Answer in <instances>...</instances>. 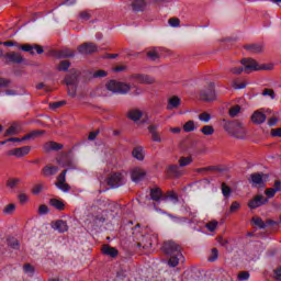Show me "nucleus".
Masks as SVG:
<instances>
[{
  "label": "nucleus",
  "mask_w": 281,
  "mask_h": 281,
  "mask_svg": "<svg viewBox=\"0 0 281 281\" xmlns=\"http://www.w3.org/2000/svg\"><path fill=\"white\" fill-rule=\"evenodd\" d=\"M161 251L165 252L166 256H169L168 266L171 268L178 267L179 261L183 258L181 245L175 240L164 241Z\"/></svg>",
  "instance_id": "nucleus-1"
},
{
  "label": "nucleus",
  "mask_w": 281,
  "mask_h": 281,
  "mask_svg": "<svg viewBox=\"0 0 281 281\" xmlns=\"http://www.w3.org/2000/svg\"><path fill=\"white\" fill-rule=\"evenodd\" d=\"M59 166L61 168H66L57 176V181L55 182L56 188L61 190V192H69L71 190V187L69 183H67V172L69 170H76L78 167L76 166V162L74 160H66L65 162L58 161Z\"/></svg>",
  "instance_id": "nucleus-2"
},
{
  "label": "nucleus",
  "mask_w": 281,
  "mask_h": 281,
  "mask_svg": "<svg viewBox=\"0 0 281 281\" xmlns=\"http://www.w3.org/2000/svg\"><path fill=\"white\" fill-rule=\"evenodd\" d=\"M223 128L231 135L232 137H235L236 139H245L247 137V130L245 128V125H243V122L240 121H223Z\"/></svg>",
  "instance_id": "nucleus-3"
},
{
  "label": "nucleus",
  "mask_w": 281,
  "mask_h": 281,
  "mask_svg": "<svg viewBox=\"0 0 281 281\" xmlns=\"http://www.w3.org/2000/svg\"><path fill=\"white\" fill-rule=\"evenodd\" d=\"M243 67H233L229 68L231 74H234L235 76H240V74L244 71L245 74H251V71H260L262 69H269L266 66H259L258 61H256L254 58H244L241 59Z\"/></svg>",
  "instance_id": "nucleus-4"
},
{
  "label": "nucleus",
  "mask_w": 281,
  "mask_h": 281,
  "mask_svg": "<svg viewBox=\"0 0 281 281\" xmlns=\"http://www.w3.org/2000/svg\"><path fill=\"white\" fill-rule=\"evenodd\" d=\"M105 87L108 91H111L112 93H121L123 95L131 91V86L128 83H124L115 80H110L105 85Z\"/></svg>",
  "instance_id": "nucleus-5"
},
{
  "label": "nucleus",
  "mask_w": 281,
  "mask_h": 281,
  "mask_svg": "<svg viewBox=\"0 0 281 281\" xmlns=\"http://www.w3.org/2000/svg\"><path fill=\"white\" fill-rule=\"evenodd\" d=\"M200 100H202L203 102H214V100H216L214 82H210L207 88H204L200 91Z\"/></svg>",
  "instance_id": "nucleus-6"
},
{
  "label": "nucleus",
  "mask_w": 281,
  "mask_h": 281,
  "mask_svg": "<svg viewBox=\"0 0 281 281\" xmlns=\"http://www.w3.org/2000/svg\"><path fill=\"white\" fill-rule=\"evenodd\" d=\"M77 50L79 54H82L85 56H89L91 54H95L100 52V48L95 45V43L86 42L77 47Z\"/></svg>",
  "instance_id": "nucleus-7"
},
{
  "label": "nucleus",
  "mask_w": 281,
  "mask_h": 281,
  "mask_svg": "<svg viewBox=\"0 0 281 281\" xmlns=\"http://www.w3.org/2000/svg\"><path fill=\"white\" fill-rule=\"evenodd\" d=\"M106 183L110 186V188H120L124 186V176H122L120 172H112L108 177Z\"/></svg>",
  "instance_id": "nucleus-8"
},
{
  "label": "nucleus",
  "mask_w": 281,
  "mask_h": 281,
  "mask_svg": "<svg viewBox=\"0 0 281 281\" xmlns=\"http://www.w3.org/2000/svg\"><path fill=\"white\" fill-rule=\"evenodd\" d=\"M18 49H22V52H29L31 54V56H34V49L36 52V54H43L45 50L43 49V46L34 44H23L20 45L18 44Z\"/></svg>",
  "instance_id": "nucleus-9"
},
{
  "label": "nucleus",
  "mask_w": 281,
  "mask_h": 281,
  "mask_svg": "<svg viewBox=\"0 0 281 281\" xmlns=\"http://www.w3.org/2000/svg\"><path fill=\"white\" fill-rule=\"evenodd\" d=\"M266 203H269V199L265 198V195H257L248 202V207L250 210H257V207H261Z\"/></svg>",
  "instance_id": "nucleus-10"
},
{
  "label": "nucleus",
  "mask_w": 281,
  "mask_h": 281,
  "mask_svg": "<svg viewBox=\"0 0 281 281\" xmlns=\"http://www.w3.org/2000/svg\"><path fill=\"white\" fill-rule=\"evenodd\" d=\"M168 179H179L183 173L179 169L178 165H169L165 170Z\"/></svg>",
  "instance_id": "nucleus-11"
},
{
  "label": "nucleus",
  "mask_w": 281,
  "mask_h": 281,
  "mask_svg": "<svg viewBox=\"0 0 281 281\" xmlns=\"http://www.w3.org/2000/svg\"><path fill=\"white\" fill-rule=\"evenodd\" d=\"M4 58L8 60V63H13L14 65H21V63H25L23 55L16 52L7 53Z\"/></svg>",
  "instance_id": "nucleus-12"
},
{
  "label": "nucleus",
  "mask_w": 281,
  "mask_h": 281,
  "mask_svg": "<svg viewBox=\"0 0 281 281\" xmlns=\"http://www.w3.org/2000/svg\"><path fill=\"white\" fill-rule=\"evenodd\" d=\"M78 70L76 69H70V74L67 75L64 79V82L66 85V87H71V86H78Z\"/></svg>",
  "instance_id": "nucleus-13"
},
{
  "label": "nucleus",
  "mask_w": 281,
  "mask_h": 281,
  "mask_svg": "<svg viewBox=\"0 0 281 281\" xmlns=\"http://www.w3.org/2000/svg\"><path fill=\"white\" fill-rule=\"evenodd\" d=\"M132 78L139 82V85H155V78L149 75L135 74L132 75Z\"/></svg>",
  "instance_id": "nucleus-14"
},
{
  "label": "nucleus",
  "mask_w": 281,
  "mask_h": 281,
  "mask_svg": "<svg viewBox=\"0 0 281 281\" xmlns=\"http://www.w3.org/2000/svg\"><path fill=\"white\" fill-rule=\"evenodd\" d=\"M146 177V170L135 167L131 171V179L134 181V183H139V181H143V179Z\"/></svg>",
  "instance_id": "nucleus-15"
},
{
  "label": "nucleus",
  "mask_w": 281,
  "mask_h": 281,
  "mask_svg": "<svg viewBox=\"0 0 281 281\" xmlns=\"http://www.w3.org/2000/svg\"><path fill=\"white\" fill-rule=\"evenodd\" d=\"M30 150H32L31 146H23V147H18L9 151V156L13 157H25V155H30Z\"/></svg>",
  "instance_id": "nucleus-16"
},
{
  "label": "nucleus",
  "mask_w": 281,
  "mask_h": 281,
  "mask_svg": "<svg viewBox=\"0 0 281 281\" xmlns=\"http://www.w3.org/2000/svg\"><path fill=\"white\" fill-rule=\"evenodd\" d=\"M250 120L252 124H257V125L265 124V122H267V114L260 110H257L252 113Z\"/></svg>",
  "instance_id": "nucleus-17"
},
{
  "label": "nucleus",
  "mask_w": 281,
  "mask_h": 281,
  "mask_svg": "<svg viewBox=\"0 0 281 281\" xmlns=\"http://www.w3.org/2000/svg\"><path fill=\"white\" fill-rule=\"evenodd\" d=\"M103 256H109L110 258H117L120 250L115 247H111L109 244H104L101 248Z\"/></svg>",
  "instance_id": "nucleus-18"
},
{
  "label": "nucleus",
  "mask_w": 281,
  "mask_h": 281,
  "mask_svg": "<svg viewBox=\"0 0 281 281\" xmlns=\"http://www.w3.org/2000/svg\"><path fill=\"white\" fill-rule=\"evenodd\" d=\"M52 228L59 232V234H65V232L69 231V226L63 220H57L52 223Z\"/></svg>",
  "instance_id": "nucleus-19"
},
{
  "label": "nucleus",
  "mask_w": 281,
  "mask_h": 281,
  "mask_svg": "<svg viewBox=\"0 0 281 281\" xmlns=\"http://www.w3.org/2000/svg\"><path fill=\"white\" fill-rule=\"evenodd\" d=\"M244 49H246V52H249V54H262L265 52V45L263 44H247L244 46Z\"/></svg>",
  "instance_id": "nucleus-20"
},
{
  "label": "nucleus",
  "mask_w": 281,
  "mask_h": 281,
  "mask_svg": "<svg viewBox=\"0 0 281 281\" xmlns=\"http://www.w3.org/2000/svg\"><path fill=\"white\" fill-rule=\"evenodd\" d=\"M265 177L267 178V175L265 173H251V183H254V186H259V188H262L265 187Z\"/></svg>",
  "instance_id": "nucleus-21"
},
{
  "label": "nucleus",
  "mask_w": 281,
  "mask_h": 281,
  "mask_svg": "<svg viewBox=\"0 0 281 281\" xmlns=\"http://www.w3.org/2000/svg\"><path fill=\"white\" fill-rule=\"evenodd\" d=\"M64 145L56 142H47L43 145L44 153H52V150H63Z\"/></svg>",
  "instance_id": "nucleus-22"
},
{
  "label": "nucleus",
  "mask_w": 281,
  "mask_h": 281,
  "mask_svg": "<svg viewBox=\"0 0 281 281\" xmlns=\"http://www.w3.org/2000/svg\"><path fill=\"white\" fill-rule=\"evenodd\" d=\"M76 56V50H71L69 48H64L55 52L56 58H74Z\"/></svg>",
  "instance_id": "nucleus-23"
},
{
  "label": "nucleus",
  "mask_w": 281,
  "mask_h": 281,
  "mask_svg": "<svg viewBox=\"0 0 281 281\" xmlns=\"http://www.w3.org/2000/svg\"><path fill=\"white\" fill-rule=\"evenodd\" d=\"M149 196L151 201H156V203H158V201H161V199H164V191H161V188L159 187L153 188L149 191Z\"/></svg>",
  "instance_id": "nucleus-24"
},
{
  "label": "nucleus",
  "mask_w": 281,
  "mask_h": 281,
  "mask_svg": "<svg viewBox=\"0 0 281 281\" xmlns=\"http://www.w3.org/2000/svg\"><path fill=\"white\" fill-rule=\"evenodd\" d=\"M158 128H159L158 125H149L147 127V130L149 131V133L151 135V139L154 142L161 143V134L159 133V131H157Z\"/></svg>",
  "instance_id": "nucleus-25"
},
{
  "label": "nucleus",
  "mask_w": 281,
  "mask_h": 281,
  "mask_svg": "<svg viewBox=\"0 0 281 281\" xmlns=\"http://www.w3.org/2000/svg\"><path fill=\"white\" fill-rule=\"evenodd\" d=\"M133 12H144L148 8V2L146 1H134L131 3Z\"/></svg>",
  "instance_id": "nucleus-26"
},
{
  "label": "nucleus",
  "mask_w": 281,
  "mask_h": 281,
  "mask_svg": "<svg viewBox=\"0 0 281 281\" xmlns=\"http://www.w3.org/2000/svg\"><path fill=\"white\" fill-rule=\"evenodd\" d=\"M179 106H181V99L177 95L171 97L167 104L168 111H172V109H179Z\"/></svg>",
  "instance_id": "nucleus-27"
},
{
  "label": "nucleus",
  "mask_w": 281,
  "mask_h": 281,
  "mask_svg": "<svg viewBox=\"0 0 281 281\" xmlns=\"http://www.w3.org/2000/svg\"><path fill=\"white\" fill-rule=\"evenodd\" d=\"M142 115H144V113L142 112V110L138 109L130 110L127 112L128 120H132L133 122L142 120Z\"/></svg>",
  "instance_id": "nucleus-28"
},
{
  "label": "nucleus",
  "mask_w": 281,
  "mask_h": 281,
  "mask_svg": "<svg viewBox=\"0 0 281 281\" xmlns=\"http://www.w3.org/2000/svg\"><path fill=\"white\" fill-rule=\"evenodd\" d=\"M58 172V167L56 166H45L42 169V175L44 177H54V175H56Z\"/></svg>",
  "instance_id": "nucleus-29"
},
{
  "label": "nucleus",
  "mask_w": 281,
  "mask_h": 281,
  "mask_svg": "<svg viewBox=\"0 0 281 281\" xmlns=\"http://www.w3.org/2000/svg\"><path fill=\"white\" fill-rule=\"evenodd\" d=\"M41 135H45V131L36 130L24 135L22 139H24V142H27V139H36V137H41Z\"/></svg>",
  "instance_id": "nucleus-30"
},
{
  "label": "nucleus",
  "mask_w": 281,
  "mask_h": 281,
  "mask_svg": "<svg viewBox=\"0 0 281 281\" xmlns=\"http://www.w3.org/2000/svg\"><path fill=\"white\" fill-rule=\"evenodd\" d=\"M132 156L138 161H144V147L138 146L132 150Z\"/></svg>",
  "instance_id": "nucleus-31"
},
{
  "label": "nucleus",
  "mask_w": 281,
  "mask_h": 281,
  "mask_svg": "<svg viewBox=\"0 0 281 281\" xmlns=\"http://www.w3.org/2000/svg\"><path fill=\"white\" fill-rule=\"evenodd\" d=\"M49 205H52L53 207H55V210H58L59 212H63V210H65V202H63V200L50 199Z\"/></svg>",
  "instance_id": "nucleus-32"
},
{
  "label": "nucleus",
  "mask_w": 281,
  "mask_h": 281,
  "mask_svg": "<svg viewBox=\"0 0 281 281\" xmlns=\"http://www.w3.org/2000/svg\"><path fill=\"white\" fill-rule=\"evenodd\" d=\"M21 133V128L19 127V124L13 123L4 133V137H8V135H19Z\"/></svg>",
  "instance_id": "nucleus-33"
},
{
  "label": "nucleus",
  "mask_w": 281,
  "mask_h": 281,
  "mask_svg": "<svg viewBox=\"0 0 281 281\" xmlns=\"http://www.w3.org/2000/svg\"><path fill=\"white\" fill-rule=\"evenodd\" d=\"M7 245L8 247H11V249H20L21 248V243H19V239L14 237H9L7 239Z\"/></svg>",
  "instance_id": "nucleus-34"
},
{
  "label": "nucleus",
  "mask_w": 281,
  "mask_h": 281,
  "mask_svg": "<svg viewBox=\"0 0 281 281\" xmlns=\"http://www.w3.org/2000/svg\"><path fill=\"white\" fill-rule=\"evenodd\" d=\"M69 67H71V63L69 60H61L56 69L57 71H69Z\"/></svg>",
  "instance_id": "nucleus-35"
},
{
  "label": "nucleus",
  "mask_w": 281,
  "mask_h": 281,
  "mask_svg": "<svg viewBox=\"0 0 281 281\" xmlns=\"http://www.w3.org/2000/svg\"><path fill=\"white\" fill-rule=\"evenodd\" d=\"M178 164L180 166V168H186V166H190V164H192V157H180V159L178 160Z\"/></svg>",
  "instance_id": "nucleus-36"
},
{
  "label": "nucleus",
  "mask_w": 281,
  "mask_h": 281,
  "mask_svg": "<svg viewBox=\"0 0 281 281\" xmlns=\"http://www.w3.org/2000/svg\"><path fill=\"white\" fill-rule=\"evenodd\" d=\"M252 223L259 229H265L267 227V224L265 223V221H262V217H252Z\"/></svg>",
  "instance_id": "nucleus-37"
},
{
  "label": "nucleus",
  "mask_w": 281,
  "mask_h": 281,
  "mask_svg": "<svg viewBox=\"0 0 281 281\" xmlns=\"http://www.w3.org/2000/svg\"><path fill=\"white\" fill-rule=\"evenodd\" d=\"M21 183V179L19 178H11L7 181V188H10V190H14L16 186Z\"/></svg>",
  "instance_id": "nucleus-38"
},
{
  "label": "nucleus",
  "mask_w": 281,
  "mask_h": 281,
  "mask_svg": "<svg viewBox=\"0 0 281 281\" xmlns=\"http://www.w3.org/2000/svg\"><path fill=\"white\" fill-rule=\"evenodd\" d=\"M222 194L226 199L232 195V188L229 186H227V183H225V182L222 183Z\"/></svg>",
  "instance_id": "nucleus-39"
},
{
  "label": "nucleus",
  "mask_w": 281,
  "mask_h": 281,
  "mask_svg": "<svg viewBox=\"0 0 281 281\" xmlns=\"http://www.w3.org/2000/svg\"><path fill=\"white\" fill-rule=\"evenodd\" d=\"M194 128H196V126L194 125V121H188L183 125L184 133H192V131H194Z\"/></svg>",
  "instance_id": "nucleus-40"
},
{
  "label": "nucleus",
  "mask_w": 281,
  "mask_h": 281,
  "mask_svg": "<svg viewBox=\"0 0 281 281\" xmlns=\"http://www.w3.org/2000/svg\"><path fill=\"white\" fill-rule=\"evenodd\" d=\"M165 199H170L173 203H179V195L175 191H167Z\"/></svg>",
  "instance_id": "nucleus-41"
},
{
  "label": "nucleus",
  "mask_w": 281,
  "mask_h": 281,
  "mask_svg": "<svg viewBox=\"0 0 281 281\" xmlns=\"http://www.w3.org/2000/svg\"><path fill=\"white\" fill-rule=\"evenodd\" d=\"M195 171H198V172H210V171L221 172V169L216 166H209V167L199 168Z\"/></svg>",
  "instance_id": "nucleus-42"
},
{
  "label": "nucleus",
  "mask_w": 281,
  "mask_h": 281,
  "mask_svg": "<svg viewBox=\"0 0 281 281\" xmlns=\"http://www.w3.org/2000/svg\"><path fill=\"white\" fill-rule=\"evenodd\" d=\"M239 113H240V105H233L228 111V115L231 117H236V115H238Z\"/></svg>",
  "instance_id": "nucleus-43"
},
{
  "label": "nucleus",
  "mask_w": 281,
  "mask_h": 281,
  "mask_svg": "<svg viewBox=\"0 0 281 281\" xmlns=\"http://www.w3.org/2000/svg\"><path fill=\"white\" fill-rule=\"evenodd\" d=\"M205 227L209 232H216V228L218 227V222L217 221H211L205 224Z\"/></svg>",
  "instance_id": "nucleus-44"
},
{
  "label": "nucleus",
  "mask_w": 281,
  "mask_h": 281,
  "mask_svg": "<svg viewBox=\"0 0 281 281\" xmlns=\"http://www.w3.org/2000/svg\"><path fill=\"white\" fill-rule=\"evenodd\" d=\"M200 131L203 135H214V126L212 125H205Z\"/></svg>",
  "instance_id": "nucleus-45"
},
{
  "label": "nucleus",
  "mask_w": 281,
  "mask_h": 281,
  "mask_svg": "<svg viewBox=\"0 0 281 281\" xmlns=\"http://www.w3.org/2000/svg\"><path fill=\"white\" fill-rule=\"evenodd\" d=\"M218 260V249L212 248L211 256L209 257V262H216Z\"/></svg>",
  "instance_id": "nucleus-46"
},
{
  "label": "nucleus",
  "mask_w": 281,
  "mask_h": 281,
  "mask_svg": "<svg viewBox=\"0 0 281 281\" xmlns=\"http://www.w3.org/2000/svg\"><path fill=\"white\" fill-rule=\"evenodd\" d=\"M247 87V83L245 81H240V79H235L233 81V88L235 89H245Z\"/></svg>",
  "instance_id": "nucleus-47"
},
{
  "label": "nucleus",
  "mask_w": 281,
  "mask_h": 281,
  "mask_svg": "<svg viewBox=\"0 0 281 281\" xmlns=\"http://www.w3.org/2000/svg\"><path fill=\"white\" fill-rule=\"evenodd\" d=\"M14 210H16V205L10 203L3 209V214H14Z\"/></svg>",
  "instance_id": "nucleus-48"
},
{
  "label": "nucleus",
  "mask_w": 281,
  "mask_h": 281,
  "mask_svg": "<svg viewBox=\"0 0 281 281\" xmlns=\"http://www.w3.org/2000/svg\"><path fill=\"white\" fill-rule=\"evenodd\" d=\"M44 188H45V184L43 183L35 184L32 189V194H41Z\"/></svg>",
  "instance_id": "nucleus-49"
},
{
  "label": "nucleus",
  "mask_w": 281,
  "mask_h": 281,
  "mask_svg": "<svg viewBox=\"0 0 281 281\" xmlns=\"http://www.w3.org/2000/svg\"><path fill=\"white\" fill-rule=\"evenodd\" d=\"M67 91L70 98H76V94L78 92V86H67Z\"/></svg>",
  "instance_id": "nucleus-50"
},
{
  "label": "nucleus",
  "mask_w": 281,
  "mask_h": 281,
  "mask_svg": "<svg viewBox=\"0 0 281 281\" xmlns=\"http://www.w3.org/2000/svg\"><path fill=\"white\" fill-rule=\"evenodd\" d=\"M170 27H180L181 25V20H179V18H171L168 21Z\"/></svg>",
  "instance_id": "nucleus-51"
},
{
  "label": "nucleus",
  "mask_w": 281,
  "mask_h": 281,
  "mask_svg": "<svg viewBox=\"0 0 281 281\" xmlns=\"http://www.w3.org/2000/svg\"><path fill=\"white\" fill-rule=\"evenodd\" d=\"M261 95H265V97L269 95L271 100H276V91H273V89H269V88L265 89Z\"/></svg>",
  "instance_id": "nucleus-52"
},
{
  "label": "nucleus",
  "mask_w": 281,
  "mask_h": 281,
  "mask_svg": "<svg viewBox=\"0 0 281 281\" xmlns=\"http://www.w3.org/2000/svg\"><path fill=\"white\" fill-rule=\"evenodd\" d=\"M18 200L21 205H25V203H27V201H30V196H27V194H25V193H20L18 195Z\"/></svg>",
  "instance_id": "nucleus-53"
},
{
  "label": "nucleus",
  "mask_w": 281,
  "mask_h": 281,
  "mask_svg": "<svg viewBox=\"0 0 281 281\" xmlns=\"http://www.w3.org/2000/svg\"><path fill=\"white\" fill-rule=\"evenodd\" d=\"M37 212H38L40 216H45V214H49V207H47V205H45V204H42V205H40Z\"/></svg>",
  "instance_id": "nucleus-54"
},
{
  "label": "nucleus",
  "mask_w": 281,
  "mask_h": 281,
  "mask_svg": "<svg viewBox=\"0 0 281 281\" xmlns=\"http://www.w3.org/2000/svg\"><path fill=\"white\" fill-rule=\"evenodd\" d=\"M199 120L201 122H210V120H212V115H210V113L203 112L199 115Z\"/></svg>",
  "instance_id": "nucleus-55"
},
{
  "label": "nucleus",
  "mask_w": 281,
  "mask_h": 281,
  "mask_svg": "<svg viewBox=\"0 0 281 281\" xmlns=\"http://www.w3.org/2000/svg\"><path fill=\"white\" fill-rule=\"evenodd\" d=\"M147 57L150 58V60H157L159 58V53H157V50H149L147 52Z\"/></svg>",
  "instance_id": "nucleus-56"
},
{
  "label": "nucleus",
  "mask_w": 281,
  "mask_h": 281,
  "mask_svg": "<svg viewBox=\"0 0 281 281\" xmlns=\"http://www.w3.org/2000/svg\"><path fill=\"white\" fill-rule=\"evenodd\" d=\"M67 101H57L49 104L50 109H60V106H65Z\"/></svg>",
  "instance_id": "nucleus-57"
},
{
  "label": "nucleus",
  "mask_w": 281,
  "mask_h": 281,
  "mask_svg": "<svg viewBox=\"0 0 281 281\" xmlns=\"http://www.w3.org/2000/svg\"><path fill=\"white\" fill-rule=\"evenodd\" d=\"M278 191L273 188L267 189L266 190V196H268V199H273L276 196V193Z\"/></svg>",
  "instance_id": "nucleus-58"
},
{
  "label": "nucleus",
  "mask_w": 281,
  "mask_h": 281,
  "mask_svg": "<svg viewBox=\"0 0 281 281\" xmlns=\"http://www.w3.org/2000/svg\"><path fill=\"white\" fill-rule=\"evenodd\" d=\"M237 278L238 280H241V281L249 280V272L248 271L239 272Z\"/></svg>",
  "instance_id": "nucleus-59"
},
{
  "label": "nucleus",
  "mask_w": 281,
  "mask_h": 281,
  "mask_svg": "<svg viewBox=\"0 0 281 281\" xmlns=\"http://www.w3.org/2000/svg\"><path fill=\"white\" fill-rule=\"evenodd\" d=\"M270 135L272 137H281V127L272 128L270 132Z\"/></svg>",
  "instance_id": "nucleus-60"
},
{
  "label": "nucleus",
  "mask_w": 281,
  "mask_h": 281,
  "mask_svg": "<svg viewBox=\"0 0 281 281\" xmlns=\"http://www.w3.org/2000/svg\"><path fill=\"white\" fill-rule=\"evenodd\" d=\"M10 82L11 81L9 79L0 77V89H5V87H8L10 85Z\"/></svg>",
  "instance_id": "nucleus-61"
},
{
  "label": "nucleus",
  "mask_w": 281,
  "mask_h": 281,
  "mask_svg": "<svg viewBox=\"0 0 281 281\" xmlns=\"http://www.w3.org/2000/svg\"><path fill=\"white\" fill-rule=\"evenodd\" d=\"M278 122H280V119L278 116H272L268 120V124L270 126H276L278 124Z\"/></svg>",
  "instance_id": "nucleus-62"
},
{
  "label": "nucleus",
  "mask_w": 281,
  "mask_h": 281,
  "mask_svg": "<svg viewBox=\"0 0 281 281\" xmlns=\"http://www.w3.org/2000/svg\"><path fill=\"white\" fill-rule=\"evenodd\" d=\"M24 273H34V267L30 263L24 265Z\"/></svg>",
  "instance_id": "nucleus-63"
},
{
  "label": "nucleus",
  "mask_w": 281,
  "mask_h": 281,
  "mask_svg": "<svg viewBox=\"0 0 281 281\" xmlns=\"http://www.w3.org/2000/svg\"><path fill=\"white\" fill-rule=\"evenodd\" d=\"M274 279L281 281V267L274 270Z\"/></svg>",
  "instance_id": "nucleus-64"
}]
</instances>
